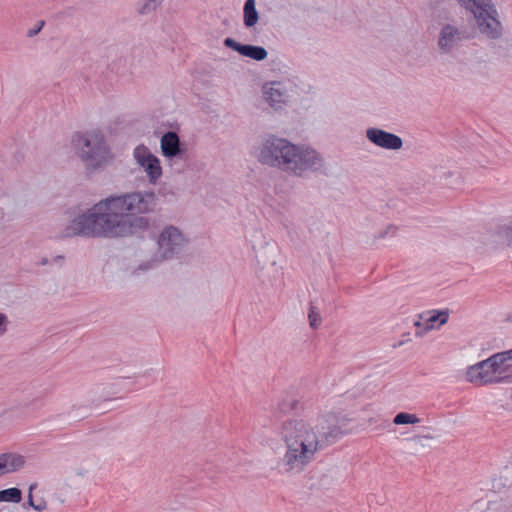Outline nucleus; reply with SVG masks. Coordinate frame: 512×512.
Returning <instances> with one entry per match:
<instances>
[{"mask_svg": "<svg viewBox=\"0 0 512 512\" xmlns=\"http://www.w3.org/2000/svg\"><path fill=\"white\" fill-rule=\"evenodd\" d=\"M154 192L134 191L110 195L75 216L63 229L62 237H126L149 227V220L141 214L155 209Z\"/></svg>", "mask_w": 512, "mask_h": 512, "instance_id": "nucleus-1", "label": "nucleus"}, {"mask_svg": "<svg viewBox=\"0 0 512 512\" xmlns=\"http://www.w3.org/2000/svg\"><path fill=\"white\" fill-rule=\"evenodd\" d=\"M345 420L328 413L315 421L289 418L276 427V434L286 450L280 465L286 473H301L317 454L344 434Z\"/></svg>", "mask_w": 512, "mask_h": 512, "instance_id": "nucleus-2", "label": "nucleus"}, {"mask_svg": "<svg viewBox=\"0 0 512 512\" xmlns=\"http://www.w3.org/2000/svg\"><path fill=\"white\" fill-rule=\"evenodd\" d=\"M255 157L263 166L297 178L324 174L327 169L324 156L313 146L276 134L261 138L255 147Z\"/></svg>", "mask_w": 512, "mask_h": 512, "instance_id": "nucleus-3", "label": "nucleus"}, {"mask_svg": "<svg viewBox=\"0 0 512 512\" xmlns=\"http://www.w3.org/2000/svg\"><path fill=\"white\" fill-rule=\"evenodd\" d=\"M71 143L75 154L88 170L100 169L114 159L105 135L99 129L77 132L72 136Z\"/></svg>", "mask_w": 512, "mask_h": 512, "instance_id": "nucleus-4", "label": "nucleus"}, {"mask_svg": "<svg viewBox=\"0 0 512 512\" xmlns=\"http://www.w3.org/2000/svg\"><path fill=\"white\" fill-rule=\"evenodd\" d=\"M509 360H512V348L495 353L469 366L466 371V380L476 385L509 383L511 379L510 365L507 364Z\"/></svg>", "mask_w": 512, "mask_h": 512, "instance_id": "nucleus-5", "label": "nucleus"}, {"mask_svg": "<svg viewBox=\"0 0 512 512\" xmlns=\"http://www.w3.org/2000/svg\"><path fill=\"white\" fill-rule=\"evenodd\" d=\"M433 20L437 25L436 45L440 54L450 55L470 39L467 26L462 21L451 18L447 10L435 12Z\"/></svg>", "mask_w": 512, "mask_h": 512, "instance_id": "nucleus-6", "label": "nucleus"}, {"mask_svg": "<svg viewBox=\"0 0 512 512\" xmlns=\"http://www.w3.org/2000/svg\"><path fill=\"white\" fill-rule=\"evenodd\" d=\"M469 11L473 14L477 30L482 37L489 40H498L502 37L504 27L492 0H482Z\"/></svg>", "mask_w": 512, "mask_h": 512, "instance_id": "nucleus-7", "label": "nucleus"}, {"mask_svg": "<svg viewBox=\"0 0 512 512\" xmlns=\"http://www.w3.org/2000/svg\"><path fill=\"white\" fill-rule=\"evenodd\" d=\"M188 243V236L179 227L164 226L156 237L157 251L154 261L173 259L185 249Z\"/></svg>", "mask_w": 512, "mask_h": 512, "instance_id": "nucleus-8", "label": "nucleus"}, {"mask_svg": "<svg viewBox=\"0 0 512 512\" xmlns=\"http://www.w3.org/2000/svg\"><path fill=\"white\" fill-rule=\"evenodd\" d=\"M264 102L274 111L282 110L297 94L291 79L266 81L261 87Z\"/></svg>", "mask_w": 512, "mask_h": 512, "instance_id": "nucleus-9", "label": "nucleus"}, {"mask_svg": "<svg viewBox=\"0 0 512 512\" xmlns=\"http://www.w3.org/2000/svg\"><path fill=\"white\" fill-rule=\"evenodd\" d=\"M133 158L136 163L144 170L149 182L156 184L162 176V167L159 159L150 151V149L140 144L133 150Z\"/></svg>", "mask_w": 512, "mask_h": 512, "instance_id": "nucleus-10", "label": "nucleus"}, {"mask_svg": "<svg viewBox=\"0 0 512 512\" xmlns=\"http://www.w3.org/2000/svg\"><path fill=\"white\" fill-rule=\"evenodd\" d=\"M366 138L375 146L385 150H400L403 140L400 136L380 128L370 127L366 130Z\"/></svg>", "mask_w": 512, "mask_h": 512, "instance_id": "nucleus-11", "label": "nucleus"}, {"mask_svg": "<svg viewBox=\"0 0 512 512\" xmlns=\"http://www.w3.org/2000/svg\"><path fill=\"white\" fill-rule=\"evenodd\" d=\"M224 45L227 48H230L233 51L238 52L240 55L248 57L255 61H263L268 56V52L264 47L250 44H241L230 37L224 40Z\"/></svg>", "mask_w": 512, "mask_h": 512, "instance_id": "nucleus-12", "label": "nucleus"}, {"mask_svg": "<svg viewBox=\"0 0 512 512\" xmlns=\"http://www.w3.org/2000/svg\"><path fill=\"white\" fill-rule=\"evenodd\" d=\"M160 148L163 156L169 160L181 159L185 153V150L181 147L180 138L174 131H168L162 135Z\"/></svg>", "mask_w": 512, "mask_h": 512, "instance_id": "nucleus-13", "label": "nucleus"}, {"mask_svg": "<svg viewBox=\"0 0 512 512\" xmlns=\"http://www.w3.org/2000/svg\"><path fill=\"white\" fill-rule=\"evenodd\" d=\"M25 463V457L20 454H0V477L21 470L25 466Z\"/></svg>", "mask_w": 512, "mask_h": 512, "instance_id": "nucleus-14", "label": "nucleus"}, {"mask_svg": "<svg viewBox=\"0 0 512 512\" xmlns=\"http://www.w3.org/2000/svg\"><path fill=\"white\" fill-rule=\"evenodd\" d=\"M448 318H449V315H448L447 311L434 312V314L430 315L429 317H427L425 319L423 317H421V319L424 321V323H422L421 321H417V322H415V325L418 328H420L423 325L424 328H423V330H417L415 333L416 336L422 337L425 332L434 329L435 323L437 321H439L438 327L441 325H444L445 323H447Z\"/></svg>", "mask_w": 512, "mask_h": 512, "instance_id": "nucleus-15", "label": "nucleus"}, {"mask_svg": "<svg viewBox=\"0 0 512 512\" xmlns=\"http://www.w3.org/2000/svg\"><path fill=\"white\" fill-rule=\"evenodd\" d=\"M259 15L256 10L255 0H246L243 8V22L246 28H251L257 24Z\"/></svg>", "mask_w": 512, "mask_h": 512, "instance_id": "nucleus-16", "label": "nucleus"}, {"mask_svg": "<svg viewBox=\"0 0 512 512\" xmlns=\"http://www.w3.org/2000/svg\"><path fill=\"white\" fill-rule=\"evenodd\" d=\"M512 486V461L502 468L498 478L494 480L495 488H505Z\"/></svg>", "mask_w": 512, "mask_h": 512, "instance_id": "nucleus-17", "label": "nucleus"}, {"mask_svg": "<svg viewBox=\"0 0 512 512\" xmlns=\"http://www.w3.org/2000/svg\"><path fill=\"white\" fill-rule=\"evenodd\" d=\"M22 500L20 489L13 487L0 491V502L19 503Z\"/></svg>", "mask_w": 512, "mask_h": 512, "instance_id": "nucleus-18", "label": "nucleus"}, {"mask_svg": "<svg viewBox=\"0 0 512 512\" xmlns=\"http://www.w3.org/2000/svg\"><path fill=\"white\" fill-rule=\"evenodd\" d=\"M419 422L420 419L417 417L416 414H410L406 412L398 413L393 419V423L396 425L416 424Z\"/></svg>", "mask_w": 512, "mask_h": 512, "instance_id": "nucleus-19", "label": "nucleus"}, {"mask_svg": "<svg viewBox=\"0 0 512 512\" xmlns=\"http://www.w3.org/2000/svg\"><path fill=\"white\" fill-rule=\"evenodd\" d=\"M163 0H145L144 3L139 7L140 14H149L155 11L157 7L162 3Z\"/></svg>", "mask_w": 512, "mask_h": 512, "instance_id": "nucleus-20", "label": "nucleus"}, {"mask_svg": "<svg viewBox=\"0 0 512 512\" xmlns=\"http://www.w3.org/2000/svg\"><path fill=\"white\" fill-rule=\"evenodd\" d=\"M507 507L501 502H490L483 512H507Z\"/></svg>", "mask_w": 512, "mask_h": 512, "instance_id": "nucleus-21", "label": "nucleus"}, {"mask_svg": "<svg viewBox=\"0 0 512 512\" xmlns=\"http://www.w3.org/2000/svg\"><path fill=\"white\" fill-rule=\"evenodd\" d=\"M309 322H310V326L312 328H317L318 325L320 324L321 322V317L319 315L318 312H316L315 308L314 307H311L310 308V312H309Z\"/></svg>", "mask_w": 512, "mask_h": 512, "instance_id": "nucleus-22", "label": "nucleus"}, {"mask_svg": "<svg viewBox=\"0 0 512 512\" xmlns=\"http://www.w3.org/2000/svg\"><path fill=\"white\" fill-rule=\"evenodd\" d=\"M482 0H456V2L466 10H470L481 3Z\"/></svg>", "mask_w": 512, "mask_h": 512, "instance_id": "nucleus-23", "label": "nucleus"}, {"mask_svg": "<svg viewBox=\"0 0 512 512\" xmlns=\"http://www.w3.org/2000/svg\"><path fill=\"white\" fill-rule=\"evenodd\" d=\"M500 233L507 239L508 243L512 245V224L503 227Z\"/></svg>", "mask_w": 512, "mask_h": 512, "instance_id": "nucleus-24", "label": "nucleus"}, {"mask_svg": "<svg viewBox=\"0 0 512 512\" xmlns=\"http://www.w3.org/2000/svg\"><path fill=\"white\" fill-rule=\"evenodd\" d=\"M37 487V484L34 483V484H31L29 486V491H28V497H27V504L32 507L34 509V506H35V502H34V499H33V495H32V492L33 490Z\"/></svg>", "mask_w": 512, "mask_h": 512, "instance_id": "nucleus-25", "label": "nucleus"}, {"mask_svg": "<svg viewBox=\"0 0 512 512\" xmlns=\"http://www.w3.org/2000/svg\"><path fill=\"white\" fill-rule=\"evenodd\" d=\"M44 24H45L44 21H40L36 28L28 30L27 36L34 37L35 35H37L43 28Z\"/></svg>", "mask_w": 512, "mask_h": 512, "instance_id": "nucleus-26", "label": "nucleus"}, {"mask_svg": "<svg viewBox=\"0 0 512 512\" xmlns=\"http://www.w3.org/2000/svg\"><path fill=\"white\" fill-rule=\"evenodd\" d=\"M7 323H8V319H7L6 315L0 313V335L5 333Z\"/></svg>", "mask_w": 512, "mask_h": 512, "instance_id": "nucleus-27", "label": "nucleus"}, {"mask_svg": "<svg viewBox=\"0 0 512 512\" xmlns=\"http://www.w3.org/2000/svg\"><path fill=\"white\" fill-rule=\"evenodd\" d=\"M47 504L43 499H40L37 503H35L34 510L38 512H42L46 509Z\"/></svg>", "mask_w": 512, "mask_h": 512, "instance_id": "nucleus-28", "label": "nucleus"}, {"mask_svg": "<svg viewBox=\"0 0 512 512\" xmlns=\"http://www.w3.org/2000/svg\"><path fill=\"white\" fill-rule=\"evenodd\" d=\"M499 55H500V56H503V57H509V58H512V44L510 45V48H509V50L507 51V53H501V52H499Z\"/></svg>", "mask_w": 512, "mask_h": 512, "instance_id": "nucleus-29", "label": "nucleus"}, {"mask_svg": "<svg viewBox=\"0 0 512 512\" xmlns=\"http://www.w3.org/2000/svg\"><path fill=\"white\" fill-rule=\"evenodd\" d=\"M296 404H297V402L295 400H292L290 409H295L296 408Z\"/></svg>", "mask_w": 512, "mask_h": 512, "instance_id": "nucleus-30", "label": "nucleus"}, {"mask_svg": "<svg viewBox=\"0 0 512 512\" xmlns=\"http://www.w3.org/2000/svg\"><path fill=\"white\" fill-rule=\"evenodd\" d=\"M423 437L426 438V439H432L433 438L432 436H428V435H425Z\"/></svg>", "mask_w": 512, "mask_h": 512, "instance_id": "nucleus-31", "label": "nucleus"}, {"mask_svg": "<svg viewBox=\"0 0 512 512\" xmlns=\"http://www.w3.org/2000/svg\"><path fill=\"white\" fill-rule=\"evenodd\" d=\"M150 267H151V265H146V266L144 267V269H149Z\"/></svg>", "mask_w": 512, "mask_h": 512, "instance_id": "nucleus-32", "label": "nucleus"}]
</instances>
